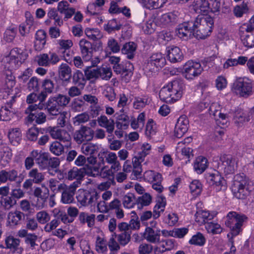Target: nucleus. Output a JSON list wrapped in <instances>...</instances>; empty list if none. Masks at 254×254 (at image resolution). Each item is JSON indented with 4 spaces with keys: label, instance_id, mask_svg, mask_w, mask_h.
<instances>
[{
    "label": "nucleus",
    "instance_id": "f257e3e1",
    "mask_svg": "<svg viewBox=\"0 0 254 254\" xmlns=\"http://www.w3.org/2000/svg\"><path fill=\"white\" fill-rule=\"evenodd\" d=\"M184 86L183 82L180 79L169 82L160 90V100L168 103L176 102L182 97Z\"/></svg>",
    "mask_w": 254,
    "mask_h": 254
},
{
    "label": "nucleus",
    "instance_id": "f03ea898",
    "mask_svg": "<svg viewBox=\"0 0 254 254\" xmlns=\"http://www.w3.org/2000/svg\"><path fill=\"white\" fill-rule=\"evenodd\" d=\"M194 31V37L197 39H205L209 36L214 25L213 18L208 15L198 16L191 19Z\"/></svg>",
    "mask_w": 254,
    "mask_h": 254
},
{
    "label": "nucleus",
    "instance_id": "7ed1b4c3",
    "mask_svg": "<svg viewBox=\"0 0 254 254\" xmlns=\"http://www.w3.org/2000/svg\"><path fill=\"white\" fill-rule=\"evenodd\" d=\"M226 218L225 225L230 230V233L228 234V237L231 235L232 237L238 235L242 232V226L244 222L248 220V217L245 215L235 211L229 212Z\"/></svg>",
    "mask_w": 254,
    "mask_h": 254
},
{
    "label": "nucleus",
    "instance_id": "20e7f679",
    "mask_svg": "<svg viewBox=\"0 0 254 254\" xmlns=\"http://www.w3.org/2000/svg\"><path fill=\"white\" fill-rule=\"evenodd\" d=\"M250 183L244 174L236 175L231 187L233 195L238 199H244L251 191Z\"/></svg>",
    "mask_w": 254,
    "mask_h": 254
},
{
    "label": "nucleus",
    "instance_id": "39448f33",
    "mask_svg": "<svg viewBox=\"0 0 254 254\" xmlns=\"http://www.w3.org/2000/svg\"><path fill=\"white\" fill-rule=\"evenodd\" d=\"M166 64L165 56L159 52L154 53L149 57L144 65V70L147 73L155 72L164 67Z\"/></svg>",
    "mask_w": 254,
    "mask_h": 254
},
{
    "label": "nucleus",
    "instance_id": "423d86ee",
    "mask_svg": "<svg viewBox=\"0 0 254 254\" xmlns=\"http://www.w3.org/2000/svg\"><path fill=\"white\" fill-rule=\"evenodd\" d=\"M99 197V194L94 190H78L76 196L77 201L84 206L94 205Z\"/></svg>",
    "mask_w": 254,
    "mask_h": 254
},
{
    "label": "nucleus",
    "instance_id": "0eeeda50",
    "mask_svg": "<svg viewBox=\"0 0 254 254\" xmlns=\"http://www.w3.org/2000/svg\"><path fill=\"white\" fill-rule=\"evenodd\" d=\"M27 56L20 49L15 48L12 49L9 56L5 58V62L9 64L8 68L10 70L16 69L26 59Z\"/></svg>",
    "mask_w": 254,
    "mask_h": 254
},
{
    "label": "nucleus",
    "instance_id": "6e6552de",
    "mask_svg": "<svg viewBox=\"0 0 254 254\" xmlns=\"http://www.w3.org/2000/svg\"><path fill=\"white\" fill-rule=\"evenodd\" d=\"M237 168V161L236 158L230 155H223L220 158L218 169L225 175L234 173Z\"/></svg>",
    "mask_w": 254,
    "mask_h": 254
},
{
    "label": "nucleus",
    "instance_id": "1a4fd4ad",
    "mask_svg": "<svg viewBox=\"0 0 254 254\" xmlns=\"http://www.w3.org/2000/svg\"><path fill=\"white\" fill-rule=\"evenodd\" d=\"M232 91L236 94L241 96H248L252 91V86L251 82L243 78L237 79L233 84Z\"/></svg>",
    "mask_w": 254,
    "mask_h": 254
},
{
    "label": "nucleus",
    "instance_id": "9d476101",
    "mask_svg": "<svg viewBox=\"0 0 254 254\" xmlns=\"http://www.w3.org/2000/svg\"><path fill=\"white\" fill-rule=\"evenodd\" d=\"M114 72L117 74H120L123 80L128 82L133 74V66L129 62H125L119 64L113 65Z\"/></svg>",
    "mask_w": 254,
    "mask_h": 254
},
{
    "label": "nucleus",
    "instance_id": "9b49d317",
    "mask_svg": "<svg viewBox=\"0 0 254 254\" xmlns=\"http://www.w3.org/2000/svg\"><path fill=\"white\" fill-rule=\"evenodd\" d=\"M194 29L191 19L179 24L175 32L176 35L180 39L188 40L190 38L192 35L194 36Z\"/></svg>",
    "mask_w": 254,
    "mask_h": 254
},
{
    "label": "nucleus",
    "instance_id": "f8f14e48",
    "mask_svg": "<svg viewBox=\"0 0 254 254\" xmlns=\"http://www.w3.org/2000/svg\"><path fill=\"white\" fill-rule=\"evenodd\" d=\"M183 73L188 79H193L201 74L203 68L199 63L188 61L183 67Z\"/></svg>",
    "mask_w": 254,
    "mask_h": 254
},
{
    "label": "nucleus",
    "instance_id": "ddd939ff",
    "mask_svg": "<svg viewBox=\"0 0 254 254\" xmlns=\"http://www.w3.org/2000/svg\"><path fill=\"white\" fill-rule=\"evenodd\" d=\"M94 133L90 127L81 126L79 129L74 132V139L78 144L90 141L93 139Z\"/></svg>",
    "mask_w": 254,
    "mask_h": 254
},
{
    "label": "nucleus",
    "instance_id": "4468645a",
    "mask_svg": "<svg viewBox=\"0 0 254 254\" xmlns=\"http://www.w3.org/2000/svg\"><path fill=\"white\" fill-rule=\"evenodd\" d=\"M207 182L213 186L217 191L225 190L227 189L225 180L217 172L214 174H207L205 175Z\"/></svg>",
    "mask_w": 254,
    "mask_h": 254
},
{
    "label": "nucleus",
    "instance_id": "2eb2a0df",
    "mask_svg": "<svg viewBox=\"0 0 254 254\" xmlns=\"http://www.w3.org/2000/svg\"><path fill=\"white\" fill-rule=\"evenodd\" d=\"M79 182L75 181L70 186L65 185L64 189L62 190L61 201L64 204H70L74 201V195L77 188L79 187Z\"/></svg>",
    "mask_w": 254,
    "mask_h": 254
},
{
    "label": "nucleus",
    "instance_id": "dca6fc26",
    "mask_svg": "<svg viewBox=\"0 0 254 254\" xmlns=\"http://www.w3.org/2000/svg\"><path fill=\"white\" fill-rule=\"evenodd\" d=\"M42 91L40 93L41 100L46 99L48 94H52L56 90V80L54 78H46L41 81Z\"/></svg>",
    "mask_w": 254,
    "mask_h": 254
},
{
    "label": "nucleus",
    "instance_id": "f3484780",
    "mask_svg": "<svg viewBox=\"0 0 254 254\" xmlns=\"http://www.w3.org/2000/svg\"><path fill=\"white\" fill-rule=\"evenodd\" d=\"M34 195L37 197V200L35 204V206L38 209L43 208L47 199L49 197V189L44 185L42 186V188L36 187L34 190Z\"/></svg>",
    "mask_w": 254,
    "mask_h": 254
},
{
    "label": "nucleus",
    "instance_id": "a211bd4d",
    "mask_svg": "<svg viewBox=\"0 0 254 254\" xmlns=\"http://www.w3.org/2000/svg\"><path fill=\"white\" fill-rule=\"evenodd\" d=\"M22 180L20 178L18 171L15 169L9 171L2 170L0 171V181L1 183H4L9 181L11 182H15L17 184L20 185Z\"/></svg>",
    "mask_w": 254,
    "mask_h": 254
},
{
    "label": "nucleus",
    "instance_id": "6ab92c4d",
    "mask_svg": "<svg viewBox=\"0 0 254 254\" xmlns=\"http://www.w3.org/2000/svg\"><path fill=\"white\" fill-rule=\"evenodd\" d=\"M15 102V97L12 96L8 102H7L4 106L0 109V120L3 121H8L11 120L14 115L12 105Z\"/></svg>",
    "mask_w": 254,
    "mask_h": 254
},
{
    "label": "nucleus",
    "instance_id": "aec40b11",
    "mask_svg": "<svg viewBox=\"0 0 254 254\" xmlns=\"http://www.w3.org/2000/svg\"><path fill=\"white\" fill-rule=\"evenodd\" d=\"M5 249H10L12 254H22L23 249L20 246L19 239L9 236L5 238Z\"/></svg>",
    "mask_w": 254,
    "mask_h": 254
},
{
    "label": "nucleus",
    "instance_id": "412c9836",
    "mask_svg": "<svg viewBox=\"0 0 254 254\" xmlns=\"http://www.w3.org/2000/svg\"><path fill=\"white\" fill-rule=\"evenodd\" d=\"M189 121L186 116H181L178 119L175 127V135L177 138L182 137L188 131Z\"/></svg>",
    "mask_w": 254,
    "mask_h": 254
},
{
    "label": "nucleus",
    "instance_id": "4be33fe9",
    "mask_svg": "<svg viewBox=\"0 0 254 254\" xmlns=\"http://www.w3.org/2000/svg\"><path fill=\"white\" fill-rule=\"evenodd\" d=\"M48 131L53 138L59 139L61 141L70 144L71 137L66 130L59 129L57 127H49Z\"/></svg>",
    "mask_w": 254,
    "mask_h": 254
},
{
    "label": "nucleus",
    "instance_id": "5701e85b",
    "mask_svg": "<svg viewBox=\"0 0 254 254\" xmlns=\"http://www.w3.org/2000/svg\"><path fill=\"white\" fill-rule=\"evenodd\" d=\"M83 58L85 61L90 60L93 55V46L91 42L86 39H81L79 43Z\"/></svg>",
    "mask_w": 254,
    "mask_h": 254
},
{
    "label": "nucleus",
    "instance_id": "b1692460",
    "mask_svg": "<svg viewBox=\"0 0 254 254\" xmlns=\"http://www.w3.org/2000/svg\"><path fill=\"white\" fill-rule=\"evenodd\" d=\"M57 10L61 14L64 15V20L66 21L74 14L75 9L69 7V4L67 1L62 0L58 3Z\"/></svg>",
    "mask_w": 254,
    "mask_h": 254
},
{
    "label": "nucleus",
    "instance_id": "393cba45",
    "mask_svg": "<svg viewBox=\"0 0 254 254\" xmlns=\"http://www.w3.org/2000/svg\"><path fill=\"white\" fill-rule=\"evenodd\" d=\"M167 49V56L171 63L180 62L183 60V54L179 47L171 46L168 47Z\"/></svg>",
    "mask_w": 254,
    "mask_h": 254
},
{
    "label": "nucleus",
    "instance_id": "a878e982",
    "mask_svg": "<svg viewBox=\"0 0 254 254\" xmlns=\"http://www.w3.org/2000/svg\"><path fill=\"white\" fill-rule=\"evenodd\" d=\"M49 154L41 151L34 150L31 151V156L34 158L36 163L40 169L45 170Z\"/></svg>",
    "mask_w": 254,
    "mask_h": 254
},
{
    "label": "nucleus",
    "instance_id": "bb28decb",
    "mask_svg": "<svg viewBox=\"0 0 254 254\" xmlns=\"http://www.w3.org/2000/svg\"><path fill=\"white\" fill-rule=\"evenodd\" d=\"M99 126L106 128V131L112 134L115 129V122L113 119L108 118L105 115H101L97 119Z\"/></svg>",
    "mask_w": 254,
    "mask_h": 254
},
{
    "label": "nucleus",
    "instance_id": "cd10ccee",
    "mask_svg": "<svg viewBox=\"0 0 254 254\" xmlns=\"http://www.w3.org/2000/svg\"><path fill=\"white\" fill-rule=\"evenodd\" d=\"M177 15L175 11L168 12L158 16L157 23L160 26H167L177 21Z\"/></svg>",
    "mask_w": 254,
    "mask_h": 254
},
{
    "label": "nucleus",
    "instance_id": "c85d7f7f",
    "mask_svg": "<svg viewBox=\"0 0 254 254\" xmlns=\"http://www.w3.org/2000/svg\"><path fill=\"white\" fill-rule=\"evenodd\" d=\"M249 114L248 111L240 109L236 110L233 118L234 123L238 127L242 126L244 123L250 120Z\"/></svg>",
    "mask_w": 254,
    "mask_h": 254
},
{
    "label": "nucleus",
    "instance_id": "c756f323",
    "mask_svg": "<svg viewBox=\"0 0 254 254\" xmlns=\"http://www.w3.org/2000/svg\"><path fill=\"white\" fill-rule=\"evenodd\" d=\"M195 220L199 225L207 224L208 221L213 218V215L208 211L204 210H198L195 214Z\"/></svg>",
    "mask_w": 254,
    "mask_h": 254
},
{
    "label": "nucleus",
    "instance_id": "7c9ffc66",
    "mask_svg": "<svg viewBox=\"0 0 254 254\" xmlns=\"http://www.w3.org/2000/svg\"><path fill=\"white\" fill-rule=\"evenodd\" d=\"M137 45L133 42H129L123 45L121 49L123 54L126 55L128 59H132L135 55Z\"/></svg>",
    "mask_w": 254,
    "mask_h": 254
},
{
    "label": "nucleus",
    "instance_id": "2f4dec72",
    "mask_svg": "<svg viewBox=\"0 0 254 254\" xmlns=\"http://www.w3.org/2000/svg\"><path fill=\"white\" fill-rule=\"evenodd\" d=\"M138 1L146 8L154 9L163 7L167 0H138Z\"/></svg>",
    "mask_w": 254,
    "mask_h": 254
},
{
    "label": "nucleus",
    "instance_id": "473e14b6",
    "mask_svg": "<svg viewBox=\"0 0 254 254\" xmlns=\"http://www.w3.org/2000/svg\"><path fill=\"white\" fill-rule=\"evenodd\" d=\"M99 162L98 165H91V166H87L86 165L84 168H85V174L89 176H92L94 177H97L99 175L100 176V166L101 165H104V158L103 157H100L99 156Z\"/></svg>",
    "mask_w": 254,
    "mask_h": 254
},
{
    "label": "nucleus",
    "instance_id": "72a5a7b5",
    "mask_svg": "<svg viewBox=\"0 0 254 254\" xmlns=\"http://www.w3.org/2000/svg\"><path fill=\"white\" fill-rule=\"evenodd\" d=\"M45 108V104L41 103L40 104H33L30 105L25 110V113L28 115L26 117L27 121L31 123L34 121H36V114L33 113L37 109L42 110Z\"/></svg>",
    "mask_w": 254,
    "mask_h": 254
},
{
    "label": "nucleus",
    "instance_id": "f704fd0d",
    "mask_svg": "<svg viewBox=\"0 0 254 254\" xmlns=\"http://www.w3.org/2000/svg\"><path fill=\"white\" fill-rule=\"evenodd\" d=\"M166 204V198L162 195H158L156 199V204L153 209V217L155 219L158 218L160 213L164 211Z\"/></svg>",
    "mask_w": 254,
    "mask_h": 254
},
{
    "label": "nucleus",
    "instance_id": "c9c22d12",
    "mask_svg": "<svg viewBox=\"0 0 254 254\" xmlns=\"http://www.w3.org/2000/svg\"><path fill=\"white\" fill-rule=\"evenodd\" d=\"M95 215L89 214L85 212H81L79 214L78 220L80 223L84 225L86 223L88 227H92L95 224Z\"/></svg>",
    "mask_w": 254,
    "mask_h": 254
},
{
    "label": "nucleus",
    "instance_id": "e433bc0d",
    "mask_svg": "<svg viewBox=\"0 0 254 254\" xmlns=\"http://www.w3.org/2000/svg\"><path fill=\"white\" fill-rule=\"evenodd\" d=\"M192 5L197 13L208 12L210 10L207 0H194Z\"/></svg>",
    "mask_w": 254,
    "mask_h": 254
},
{
    "label": "nucleus",
    "instance_id": "4c0bfd02",
    "mask_svg": "<svg viewBox=\"0 0 254 254\" xmlns=\"http://www.w3.org/2000/svg\"><path fill=\"white\" fill-rule=\"evenodd\" d=\"M144 238L148 242L155 243L159 241L160 231H155L151 227H147L144 233Z\"/></svg>",
    "mask_w": 254,
    "mask_h": 254
},
{
    "label": "nucleus",
    "instance_id": "58836bf2",
    "mask_svg": "<svg viewBox=\"0 0 254 254\" xmlns=\"http://www.w3.org/2000/svg\"><path fill=\"white\" fill-rule=\"evenodd\" d=\"M85 175V168L83 167L78 169L77 168L74 167L68 171L67 178L70 180L76 179V181H78L80 183L79 180H80Z\"/></svg>",
    "mask_w": 254,
    "mask_h": 254
},
{
    "label": "nucleus",
    "instance_id": "ea45409f",
    "mask_svg": "<svg viewBox=\"0 0 254 254\" xmlns=\"http://www.w3.org/2000/svg\"><path fill=\"white\" fill-rule=\"evenodd\" d=\"M121 201L117 198L114 199L108 204L109 211L115 210L116 217L118 219H121L124 217V213L121 208Z\"/></svg>",
    "mask_w": 254,
    "mask_h": 254
},
{
    "label": "nucleus",
    "instance_id": "a19ab883",
    "mask_svg": "<svg viewBox=\"0 0 254 254\" xmlns=\"http://www.w3.org/2000/svg\"><path fill=\"white\" fill-rule=\"evenodd\" d=\"M208 166L207 160L202 156L196 158L193 164V168L197 174L202 173Z\"/></svg>",
    "mask_w": 254,
    "mask_h": 254
},
{
    "label": "nucleus",
    "instance_id": "79ce46f5",
    "mask_svg": "<svg viewBox=\"0 0 254 254\" xmlns=\"http://www.w3.org/2000/svg\"><path fill=\"white\" fill-rule=\"evenodd\" d=\"M23 218H24V214L19 211L10 212L7 216V222L14 226L17 225Z\"/></svg>",
    "mask_w": 254,
    "mask_h": 254
},
{
    "label": "nucleus",
    "instance_id": "37998d69",
    "mask_svg": "<svg viewBox=\"0 0 254 254\" xmlns=\"http://www.w3.org/2000/svg\"><path fill=\"white\" fill-rule=\"evenodd\" d=\"M45 105V108L44 109H47L50 115L56 116L60 113V107L53 97L49 98L47 104Z\"/></svg>",
    "mask_w": 254,
    "mask_h": 254
},
{
    "label": "nucleus",
    "instance_id": "c03bdc74",
    "mask_svg": "<svg viewBox=\"0 0 254 254\" xmlns=\"http://www.w3.org/2000/svg\"><path fill=\"white\" fill-rule=\"evenodd\" d=\"M81 152L85 155H94L99 150L98 145L92 143H83L81 147Z\"/></svg>",
    "mask_w": 254,
    "mask_h": 254
},
{
    "label": "nucleus",
    "instance_id": "a18cd8bd",
    "mask_svg": "<svg viewBox=\"0 0 254 254\" xmlns=\"http://www.w3.org/2000/svg\"><path fill=\"white\" fill-rule=\"evenodd\" d=\"M144 160V158L138 153L132 158L133 173L136 177L140 176L142 172L141 163Z\"/></svg>",
    "mask_w": 254,
    "mask_h": 254
},
{
    "label": "nucleus",
    "instance_id": "49530a36",
    "mask_svg": "<svg viewBox=\"0 0 254 254\" xmlns=\"http://www.w3.org/2000/svg\"><path fill=\"white\" fill-rule=\"evenodd\" d=\"M59 74L65 81L68 80L71 76V69L68 64H62L59 67Z\"/></svg>",
    "mask_w": 254,
    "mask_h": 254
},
{
    "label": "nucleus",
    "instance_id": "de8ad7c7",
    "mask_svg": "<svg viewBox=\"0 0 254 254\" xmlns=\"http://www.w3.org/2000/svg\"><path fill=\"white\" fill-rule=\"evenodd\" d=\"M151 200V195L149 193H146L136 199V206L138 209L141 210L144 206L149 205Z\"/></svg>",
    "mask_w": 254,
    "mask_h": 254
},
{
    "label": "nucleus",
    "instance_id": "09e8293b",
    "mask_svg": "<svg viewBox=\"0 0 254 254\" xmlns=\"http://www.w3.org/2000/svg\"><path fill=\"white\" fill-rule=\"evenodd\" d=\"M28 175L35 184H40L45 179V174L40 172L37 168L31 169Z\"/></svg>",
    "mask_w": 254,
    "mask_h": 254
},
{
    "label": "nucleus",
    "instance_id": "8fccbe9b",
    "mask_svg": "<svg viewBox=\"0 0 254 254\" xmlns=\"http://www.w3.org/2000/svg\"><path fill=\"white\" fill-rule=\"evenodd\" d=\"M130 124L129 117L125 114H121L117 117L116 126L118 129H127Z\"/></svg>",
    "mask_w": 254,
    "mask_h": 254
},
{
    "label": "nucleus",
    "instance_id": "3c124183",
    "mask_svg": "<svg viewBox=\"0 0 254 254\" xmlns=\"http://www.w3.org/2000/svg\"><path fill=\"white\" fill-rule=\"evenodd\" d=\"M46 33L43 30H39L37 31L35 35L36 41L35 46H38V49H41L44 48L46 44Z\"/></svg>",
    "mask_w": 254,
    "mask_h": 254
},
{
    "label": "nucleus",
    "instance_id": "603ef678",
    "mask_svg": "<svg viewBox=\"0 0 254 254\" xmlns=\"http://www.w3.org/2000/svg\"><path fill=\"white\" fill-rule=\"evenodd\" d=\"M86 79L83 73L79 70H77L73 73L72 82L77 86L83 87L86 84Z\"/></svg>",
    "mask_w": 254,
    "mask_h": 254
},
{
    "label": "nucleus",
    "instance_id": "864d4df0",
    "mask_svg": "<svg viewBox=\"0 0 254 254\" xmlns=\"http://www.w3.org/2000/svg\"><path fill=\"white\" fill-rule=\"evenodd\" d=\"M123 204L125 208H131L136 206V198L132 193H127L123 198Z\"/></svg>",
    "mask_w": 254,
    "mask_h": 254
},
{
    "label": "nucleus",
    "instance_id": "5fc2aeb1",
    "mask_svg": "<svg viewBox=\"0 0 254 254\" xmlns=\"http://www.w3.org/2000/svg\"><path fill=\"white\" fill-rule=\"evenodd\" d=\"M40 80L37 77L34 76L30 79L27 83V89L30 91L37 92L39 91L41 86Z\"/></svg>",
    "mask_w": 254,
    "mask_h": 254
},
{
    "label": "nucleus",
    "instance_id": "6e6d98bb",
    "mask_svg": "<svg viewBox=\"0 0 254 254\" xmlns=\"http://www.w3.org/2000/svg\"><path fill=\"white\" fill-rule=\"evenodd\" d=\"M21 133L19 128L9 129L8 137L11 143H18L21 139Z\"/></svg>",
    "mask_w": 254,
    "mask_h": 254
},
{
    "label": "nucleus",
    "instance_id": "4d7b16f0",
    "mask_svg": "<svg viewBox=\"0 0 254 254\" xmlns=\"http://www.w3.org/2000/svg\"><path fill=\"white\" fill-rule=\"evenodd\" d=\"M17 34V30L13 27H9L5 31L3 34V40L6 43L13 42Z\"/></svg>",
    "mask_w": 254,
    "mask_h": 254
},
{
    "label": "nucleus",
    "instance_id": "13d9d810",
    "mask_svg": "<svg viewBox=\"0 0 254 254\" xmlns=\"http://www.w3.org/2000/svg\"><path fill=\"white\" fill-rule=\"evenodd\" d=\"M50 151L54 155L60 156L64 152V147L60 142L56 141L51 144Z\"/></svg>",
    "mask_w": 254,
    "mask_h": 254
},
{
    "label": "nucleus",
    "instance_id": "bf43d9fd",
    "mask_svg": "<svg viewBox=\"0 0 254 254\" xmlns=\"http://www.w3.org/2000/svg\"><path fill=\"white\" fill-rule=\"evenodd\" d=\"M112 75V70L110 67L107 66H102L98 68V78L108 80L110 79Z\"/></svg>",
    "mask_w": 254,
    "mask_h": 254
},
{
    "label": "nucleus",
    "instance_id": "052dcab7",
    "mask_svg": "<svg viewBox=\"0 0 254 254\" xmlns=\"http://www.w3.org/2000/svg\"><path fill=\"white\" fill-rule=\"evenodd\" d=\"M148 99L146 97H135L133 103V107L135 109L141 110L148 104Z\"/></svg>",
    "mask_w": 254,
    "mask_h": 254
},
{
    "label": "nucleus",
    "instance_id": "680f3d73",
    "mask_svg": "<svg viewBox=\"0 0 254 254\" xmlns=\"http://www.w3.org/2000/svg\"><path fill=\"white\" fill-rule=\"evenodd\" d=\"M49 187L51 190L54 193L62 191L65 187L64 184H59V181L54 179H51L49 181Z\"/></svg>",
    "mask_w": 254,
    "mask_h": 254
},
{
    "label": "nucleus",
    "instance_id": "e2e57ef3",
    "mask_svg": "<svg viewBox=\"0 0 254 254\" xmlns=\"http://www.w3.org/2000/svg\"><path fill=\"white\" fill-rule=\"evenodd\" d=\"M52 97L60 108L61 107L66 106L69 103L70 100L69 97L61 94Z\"/></svg>",
    "mask_w": 254,
    "mask_h": 254
},
{
    "label": "nucleus",
    "instance_id": "0e129e2a",
    "mask_svg": "<svg viewBox=\"0 0 254 254\" xmlns=\"http://www.w3.org/2000/svg\"><path fill=\"white\" fill-rule=\"evenodd\" d=\"M249 11V7L247 3L244 2L236 6L234 9V13L237 17H241L245 13H246Z\"/></svg>",
    "mask_w": 254,
    "mask_h": 254
},
{
    "label": "nucleus",
    "instance_id": "69168bd1",
    "mask_svg": "<svg viewBox=\"0 0 254 254\" xmlns=\"http://www.w3.org/2000/svg\"><path fill=\"white\" fill-rule=\"evenodd\" d=\"M84 73L88 80L98 78V67L88 66L84 70Z\"/></svg>",
    "mask_w": 254,
    "mask_h": 254
},
{
    "label": "nucleus",
    "instance_id": "338daca9",
    "mask_svg": "<svg viewBox=\"0 0 254 254\" xmlns=\"http://www.w3.org/2000/svg\"><path fill=\"white\" fill-rule=\"evenodd\" d=\"M121 25L118 23L116 19H113L109 20L107 24L104 25V29L109 33H111L115 30L120 29Z\"/></svg>",
    "mask_w": 254,
    "mask_h": 254
},
{
    "label": "nucleus",
    "instance_id": "774afa93",
    "mask_svg": "<svg viewBox=\"0 0 254 254\" xmlns=\"http://www.w3.org/2000/svg\"><path fill=\"white\" fill-rule=\"evenodd\" d=\"M245 47L251 48L254 47V32L246 34L242 39Z\"/></svg>",
    "mask_w": 254,
    "mask_h": 254
}]
</instances>
